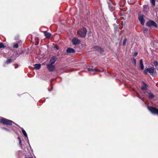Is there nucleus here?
<instances>
[{
	"label": "nucleus",
	"mask_w": 158,
	"mask_h": 158,
	"mask_svg": "<svg viewBox=\"0 0 158 158\" xmlns=\"http://www.w3.org/2000/svg\"><path fill=\"white\" fill-rule=\"evenodd\" d=\"M0 122L6 125H10L12 124V123L15 124V123L12 121L4 118H2L0 120Z\"/></svg>",
	"instance_id": "f257e3e1"
},
{
	"label": "nucleus",
	"mask_w": 158,
	"mask_h": 158,
	"mask_svg": "<svg viewBox=\"0 0 158 158\" xmlns=\"http://www.w3.org/2000/svg\"><path fill=\"white\" fill-rule=\"evenodd\" d=\"M87 32V30L85 28L80 29L77 31V33L78 35L82 37L85 36Z\"/></svg>",
	"instance_id": "f03ea898"
},
{
	"label": "nucleus",
	"mask_w": 158,
	"mask_h": 158,
	"mask_svg": "<svg viewBox=\"0 0 158 158\" xmlns=\"http://www.w3.org/2000/svg\"><path fill=\"white\" fill-rule=\"evenodd\" d=\"M156 72V70L154 67H151L150 68H146L144 70V73L147 75L148 73L150 74H153Z\"/></svg>",
	"instance_id": "7ed1b4c3"
},
{
	"label": "nucleus",
	"mask_w": 158,
	"mask_h": 158,
	"mask_svg": "<svg viewBox=\"0 0 158 158\" xmlns=\"http://www.w3.org/2000/svg\"><path fill=\"white\" fill-rule=\"evenodd\" d=\"M148 108L150 111L153 114L158 115V109L151 107H148Z\"/></svg>",
	"instance_id": "20e7f679"
},
{
	"label": "nucleus",
	"mask_w": 158,
	"mask_h": 158,
	"mask_svg": "<svg viewBox=\"0 0 158 158\" xmlns=\"http://www.w3.org/2000/svg\"><path fill=\"white\" fill-rule=\"evenodd\" d=\"M146 25L148 27L153 26L156 27H157V24L153 20H149L146 23Z\"/></svg>",
	"instance_id": "39448f33"
},
{
	"label": "nucleus",
	"mask_w": 158,
	"mask_h": 158,
	"mask_svg": "<svg viewBox=\"0 0 158 158\" xmlns=\"http://www.w3.org/2000/svg\"><path fill=\"white\" fill-rule=\"evenodd\" d=\"M47 68L49 71H53L55 69V66L52 64H48L47 65Z\"/></svg>",
	"instance_id": "423d86ee"
},
{
	"label": "nucleus",
	"mask_w": 158,
	"mask_h": 158,
	"mask_svg": "<svg viewBox=\"0 0 158 158\" xmlns=\"http://www.w3.org/2000/svg\"><path fill=\"white\" fill-rule=\"evenodd\" d=\"M143 15H139L138 19L140 21L141 24L142 25H143L144 24L145 21L143 19Z\"/></svg>",
	"instance_id": "0eeeda50"
},
{
	"label": "nucleus",
	"mask_w": 158,
	"mask_h": 158,
	"mask_svg": "<svg viewBox=\"0 0 158 158\" xmlns=\"http://www.w3.org/2000/svg\"><path fill=\"white\" fill-rule=\"evenodd\" d=\"M57 58V57L56 56H52L50 58L49 60L50 63L53 64L56 60Z\"/></svg>",
	"instance_id": "6e6552de"
},
{
	"label": "nucleus",
	"mask_w": 158,
	"mask_h": 158,
	"mask_svg": "<svg viewBox=\"0 0 158 158\" xmlns=\"http://www.w3.org/2000/svg\"><path fill=\"white\" fill-rule=\"evenodd\" d=\"M72 42L73 45H76L80 43V41L77 38H74L72 40Z\"/></svg>",
	"instance_id": "1a4fd4ad"
},
{
	"label": "nucleus",
	"mask_w": 158,
	"mask_h": 158,
	"mask_svg": "<svg viewBox=\"0 0 158 158\" xmlns=\"http://www.w3.org/2000/svg\"><path fill=\"white\" fill-rule=\"evenodd\" d=\"M93 48L95 50L97 51L100 53H102L103 50L100 47L98 46H95Z\"/></svg>",
	"instance_id": "9d476101"
},
{
	"label": "nucleus",
	"mask_w": 158,
	"mask_h": 158,
	"mask_svg": "<svg viewBox=\"0 0 158 158\" xmlns=\"http://www.w3.org/2000/svg\"><path fill=\"white\" fill-rule=\"evenodd\" d=\"M66 52L68 53H74L75 52V51L72 48H69L67 49Z\"/></svg>",
	"instance_id": "9b49d317"
},
{
	"label": "nucleus",
	"mask_w": 158,
	"mask_h": 158,
	"mask_svg": "<svg viewBox=\"0 0 158 158\" xmlns=\"http://www.w3.org/2000/svg\"><path fill=\"white\" fill-rule=\"evenodd\" d=\"M139 67L141 70H143L144 69V66L143 65V60L140 59L139 60Z\"/></svg>",
	"instance_id": "f8f14e48"
},
{
	"label": "nucleus",
	"mask_w": 158,
	"mask_h": 158,
	"mask_svg": "<svg viewBox=\"0 0 158 158\" xmlns=\"http://www.w3.org/2000/svg\"><path fill=\"white\" fill-rule=\"evenodd\" d=\"M44 34L45 36L48 38H50L51 35V34L49 33L48 32L46 31H44Z\"/></svg>",
	"instance_id": "ddd939ff"
},
{
	"label": "nucleus",
	"mask_w": 158,
	"mask_h": 158,
	"mask_svg": "<svg viewBox=\"0 0 158 158\" xmlns=\"http://www.w3.org/2000/svg\"><path fill=\"white\" fill-rule=\"evenodd\" d=\"M143 84L144 85V86L141 87V89L142 90L147 91L148 85L144 82H143Z\"/></svg>",
	"instance_id": "4468645a"
},
{
	"label": "nucleus",
	"mask_w": 158,
	"mask_h": 158,
	"mask_svg": "<svg viewBox=\"0 0 158 158\" xmlns=\"http://www.w3.org/2000/svg\"><path fill=\"white\" fill-rule=\"evenodd\" d=\"M87 70L89 71H90L93 72H99L100 71V70L99 69H95L92 68H88Z\"/></svg>",
	"instance_id": "2eb2a0df"
},
{
	"label": "nucleus",
	"mask_w": 158,
	"mask_h": 158,
	"mask_svg": "<svg viewBox=\"0 0 158 158\" xmlns=\"http://www.w3.org/2000/svg\"><path fill=\"white\" fill-rule=\"evenodd\" d=\"M21 129H22V132L23 133V134L24 135L25 137H27V139H28V138L27 137V134L26 132L22 128H21ZM28 143H29L28 140Z\"/></svg>",
	"instance_id": "dca6fc26"
},
{
	"label": "nucleus",
	"mask_w": 158,
	"mask_h": 158,
	"mask_svg": "<svg viewBox=\"0 0 158 158\" xmlns=\"http://www.w3.org/2000/svg\"><path fill=\"white\" fill-rule=\"evenodd\" d=\"M41 67V64H35L34 65L35 68L37 70L39 69Z\"/></svg>",
	"instance_id": "f3484780"
},
{
	"label": "nucleus",
	"mask_w": 158,
	"mask_h": 158,
	"mask_svg": "<svg viewBox=\"0 0 158 158\" xmlns=\"http://www.w3.org/2000/svg\"><path fill=\"white\" fill-rule=\"evenodd\" d=\"M148 29L146 28H144L143 29V31L145 35H148Z\"/></svg>",
	"instance_id": "a211bd4d"
},
{
	"label": "nucleus",
	"mask_w": 158,
	"mask_h": 158,
	"mask_svg": "<svg viewBox=\"0 0 158 158\" xmlns=\"http://www.w3.org/2000/svg\"><path fill=\"white\" fill-rule=\"evenodd\" d=\"M148 94L149 95V98L150 99H152L154 98V96L152 93H149Z\"/></svg>",
	"instance_id": "6ab92c4d"
},
{
	"label": "nucleus",
	"mask_w": 158,
	"mask_h": 158,
	"mask_svg": "<svg viewBox=\"0 0 158 158\" xmlns=\"http://www.w3.org/2000/svg\"><path fill=\"white\" fill-rule=\"evenodd\" d=\"M155 1L156 0H150L151 3L153 6L155 5Z\"/></svg>",
	"instance_id": "aec40b11"
},
{
	"label": "nucleus",
	"mask_w": 158,
	"mask_h": 158,
	"mask_svg": "<svg viewBox=\"0 0 158 158\" xmlns=\"http://www.w3.org/2000/svg\"><path fill=\"white\" fill-rule=\"evenodd\" d=\"M17 139L19 140V145H20L21 147H22V144H21V140L20 137H18Z\"/></svg>",
	"instance_id": "412c9836"
},
{
	"label": "nucleus",
	"mask_w": 158,
	"mask_h": 158,
	"mask_svg": "<svg viewBox=\"0 0 158 158\" xmlns=\"http://www.w3.org/2000/svg\"><path fill=\"white\" fill-rule=\"evenodd\" d=\"M14 48H17L19 47V45L18 44L16 43L14 44L13 45Z\"/></svg>",
	"instance_id": "4be33fe9"
},
{
	"label": "nucleus",
	"mask_w": 158,
	"mask_h": 158,
	"mask_svg": "<svg viewBox=\"0 0 158 158\" xmlns=\"http://www.w3.org/2000/svg\"><path fill=\"white\" fill-rule=\"evenodd\" d=\"M153 64L155 67H156L158 65V62L157 61H155L153 62Z\"/></svg>",
	"instance_id": "5701e85b"
},
{
	"label": "nucleus",
	"mask_w": 158,
	"mask_h": 158,
	"mask_svg": "<svg viewBox=\"0 0 158 158\" xmlns=\"http://www.w3.org/2000/svg\"><path fill=\"white\" fill-rule=\"evenodd\" d=\"M11 61H12V60L10 59H9L7 60V61L6 62V63L7 64H8L10 63Z\"/></svg>",
	"instance_id": "b1692460"
},
{
	"label": "nucleus",
	"mask_w": 158,
	"mask_h": 158,
	"mask_svg": "<svg viewBox=\"0 0 158 158\" xmlns=\"http://www.w3.org/2000/svg\"><path fill=\"white\" fill-rule=\"evenodd\" d=\"M5 46L2 43H0V48H4Z\"/></svg>",
	"instance_id": "393cba45"
},
{
	"label": "nucleus",
	"mask_w": 158,
	"mask_h": 158,
	"mask_svg": "<svg viewBox=\"0 0 158 158\" xmlns=\"http://www.w3.org/2000/svg\"><path fill=\"white\" fill-rule=\"evenodd\" d=\"M126 41H127V39L125 38L123 42V45H124L125 44Z\"/></svg>",
	"instance_id": "a878e982"
},
{
	"label": "nucleus",
	"mask_w": 158,
	"mask_h": 158,
	"mask_svg": "<svg viewBox=\"0 0 158 158\" xmlns=\"http://www.w3.org/2000/svg\"><path fill=\"white\" fill-rule=\"evenodd\" d=\"M148 8V6L146 5H145L143 6V10H145V9H146Z\"/></svg>",
	"instance_id": "bb28decb"
},
{
	"label": "nucleus",
	"mask_w": 158,
	"mask_h": 158,
	"mask_svg": "<svg viewBox=\"0 0 158 158\" xmlns=\"http://www.w3.org/2000/svg\"><path fill=\"white\" fill-rule=\"evenodd\" d=\"M133 61L134 65L135 66L136 64V60L134 58L133 59Z\"/></svg>",
	"instance_id": "cd10ccee"
},
{
	"label": "nucleus",
	"mask_w": 158,
	"mask_h": 158,
	"mask_svg": "<svg viewBox=\"0 0 158 158\" xmlns=\"http://www.w3.org/2000/svg\"><path fill=\"white\" fill-rule=\"evenodd\" d=\"M2 129L5 130L6 131H9V130L7 128H5V127H3V128H2Z\"/></svg>",
	"instance_id": "c85d7f7f"
},
{
	"label": "nucleus",
	"mask_w": 158,
	"mask_h": 158,
	"mask_svg": "<svg viewBox=\"0 0 158 158\" xmlns=\"http://www.w3.org/2000/svg\"><path fill=\"white\" fill-rule=\"evenodd\" d=\"M137 54H138V53L137 52H135V53H134V54H133V56H137Z\"/></svg>",
	"instance_id": "c756f323"
},
{
	"label": "nucleus",
	"mask_w": 158,
	"mask_h": 158,
	"mask_svg": "<svg viewBox=\"0 0 158 158\" xmlns=\"http://www.w3.org/2000/svg\"><path fill=\"white\" fill-rule=\"evenodd\" d=\"M54 48L56 49L57 50L58 49V46L56 45L55 46Z\"/></svg>",
	"instance_id": "7c9ffc66"
},
{
	"label": "nucleus",
	"mask_w": 158,
	"mask_h": 158,
	"mask_svg": "<svg viewBox=\"0 0 158 158\" xmlns=\"http://www.w3.org/2000/svg\"><path fill=\"white\" fill-rule=\"evenodd\" d=\"M17 68V66H16L15 67V68Z\"/></svg>",
	"instance_id": "2f4dec72"
},
{
	"label": "nucleus",
	"mask_w": 158,
	"mask_h": 158,
	"mask_svg": "<svg viewBox=\"0 0 158 158\" xmlns=\"http://www.w3.org/2000/svg\"><path fill=\"white\" fill-rule=\"evenodd\" d=\"M27 158H33L32 157H28Z\"/></svg>",
	"instance_id": "473e14b6"
},
{
	"label": "nucleus",
	"mask_w": 158,
	"mask_h": 158,
	"mask_svg": "<svg viewBox=\"0 0 158 158\" xmlns=\"http://www.w3.org/2000/svg\"><path fill=\"white\" fill-rule=\"evenodd\" d=\"M48 90L49 91H50L51 90H49V89H48Z\"/></svg>",
	"instance_id": "72a5a7b5"
}]
</instances>
